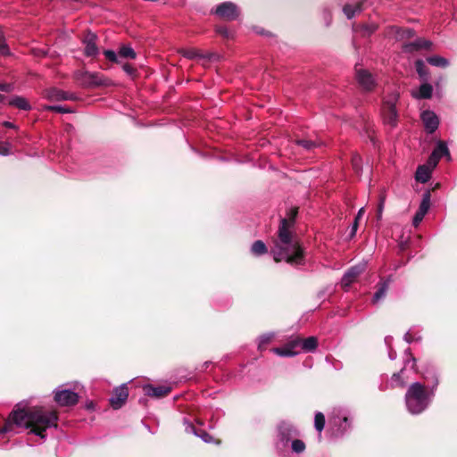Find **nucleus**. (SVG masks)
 <instances>
[{
	"label": "nucleus",
	"instance_id": "29",
	"mask_svg": "<svg viewBox=\"0 0 457 457\" xmlns=\"http://www.w3.org/2000/svg\"><path fill=\"white\" fill-rule=\"evenodd\" d=\"M119 55L120 57H124V58H130V59L136 58L135 51L129 46H122L119 51Z\"/></svg>",
	"mask_w": 457,
	"mask_h": 457
},
{
	"label": "nucleus",
	"instance_id": "18",
	"mask_svg": "<svg viewBox=\"0 0 457 457\" xmlns=\"http://www.w3.org/2000/svg\"><path fill=\"white\" fill-rule=\"evenodd\" d=\"M433 87L430 84H422L418 92H412V96L418 99H428L431 97Z\"/></svg>",
	"mask_w": 457,
	"mask_h": 457
},
{
	"label": "nucleus",
	"instance_id": "16",
	"mask_svg": "<svg viewBox=\"0 0 457 457\" xmlns=\"http://www.w3.org/2000/svg\"><path fill=\"white\" fill-rule=\"evenodd\" d=\"M45 97L51 101H62L71 99L68 93L57 88H50L46 90Z\"/></svg>",
	"mask_w": 457,
	"mask_h": 457
},
{
	"label": "nucleus",
	"instance_id": "27",
	"mask_svg": "<svg viewBox=\"0 0 457 457\" xmlns=\"http://www.w3.org/2000/svg\"><path fill=\"white\" fill-rule=\"evenodd\" d=\"M314 426L318 432L320 434L325 426V417L321 412H316L314 417Z\"/></svg>",
	"mask_w": 457,
	"mask_h": 457
},
{
	"label": "nucleus",
	"instance_id": "52",
	"mask_svg": "<svg viewBox=\"0 0 457 457\" xmlns=\"http://www.w3.org/2000/svg\"><path fill=\"white\" fill-rule=\"evenodd\" d=\"M374 30H375V28L373 27V28L370 29V32H372V31H374Z\"/></svg>",
	"mask_w": 457,
	"mask_h": 457
},
{
	"label": "nucleus",
	"instance_id": "25",
	"mask_svg": "<svg viewBox=\"0 0 457 457\" xmlns=\"http://www.w3.org/2000/svg\"><path fill=\"white\" fill-rule=\"evenodd\" d=\"M293 429L290 426L283 424L279 427V436L283 443H287L289 436H291Z\"/></svg>",
	"mask_w": 457,
	"mask_h": 457
},
{
	"label": "nucleus",
	"instance_id": "53",
	"mask_svg": "<svg viewBox=\"0 0 457 457\" xmlns=\"http://www.w3.org/2000/svg\"><path fill=\"white\" fill-rule=\"evenodd\" d=\"M412 361H413L412 367H414V362H415V359L414 358L412 359Z\"/></svg>",
	"mask_w": 457,
	"mask_h": 457
},
{
	"label": "nucleus",
	"instance_id": "43",
	"mask_svg": "<svg viewBox=\"0 0 457 457\" xmlns=\"http://www.w3.org/2000/svg\"><path fill=\"white\" fill-rule=\"evenodd\" d=\"M384 202H385V198L383 196H381L380 203L378 207V219H380L382 216V212H383V209H384Z\"/></svg>",
	"mask_w": 457,
	"mask_h": 457
},
{
	"label": "nucleus",
	"instance_id": "50",
	"mask_svg": "<svg viewBox=\"0 0 457 457\" xmlns=\"http://www.w3.org/2000/svg\"><path fill=\"white\" fill-rule=\"evenodd\" d=\"M4 125L5 127H8V128H13V124H12V123H11V122H9V121H5V122L4 123Z\"/></svg>",
	"mask_w": 457,
	"mask_h": 457
},
{
	"label": "nucleus",
	"instance_id": "26",
	"mask_svg": "<svg viewBox=\"0 0 457 457\" xmlns=\"http://www.w3.org/2000/svg\"><path fill=\"white\" fill-rule=\"evenodd\" d=\"M432 153L436 154V155H437L439 159L444 155L448 157L450 156L448 147L444 142H439L437 144V146Z\"/></svg>",
	"mask_w": 457,
	"mask_h": 457
},
{
	"label": "nucleus",
	"instance_id": "2",
	"mask_svg": "<svg viewBox=\"0 0 457 457\" xmlns=\"http://www.w3.org/2000/svg\"><path fill=\"white\" fill-rule=\"evenodd\" d=\"M297 214L296 209L290 210V217L282 219L278 229L279 244L271 250L275 262L285 260L290 264H302L303 261V249L297 241L292 240L289 228L293 225Z\"/></svg>",
	"mask_w": 457,
	"mask_h": 457
},
{
	"label": "nucleus",
	"instance_id": "40",
	"mask_svg": "<svg viewBox=\"0 0 457 457\" xmlns=\"http://www.w3.org/2000/svg\"><path fill=\"white\" fill-rule=\"evenodd\" d=\"M438 161H439L438 156L436 155V154L432 153L431 155L428 158L427 166L430 167L431 170H432V169H434L436 166Z\"/></svg>",
	"mask_w": 457,
	"mask_h": 457
},
{
	"label": "nucleus",
	"instance_id": "39",
	"mask_svg": "<svg viewBox=\"0 0 457 457\" xmlns=\"http://www.w3.org/2000/svg\"><path fill=\"white\" fill-rule=\"evenodd\" d=\"M296 143L303 146V148L307 149V150H310L312 149L313 146H315V143L313 141H311V140H305V139H303V140H297Z\"/></svg>",
	"mask_w": 457,
	"mask_h": 457
},
{
	"label": "nucleus",
	"instance_id": "23",
	"mask_svg": "<svg viewBox=\"0 0 457 457\" xmlns=\"http://www.w3.org/2000/svg\"><path fill=\"white\" fill-rule=\"evenodd\" d=\"M251 252L254 255H262L267 252V248L262 241L257 240L253 244Z\"/></svg>",
	"mask_w": 457,
	"mask_h": 457
},
{
	"label": "nucleus",
	"instance_id": "46",
	"mask_svg": "<svg viewBox=\"0 0 457 457\" xmlns=\"http://www.w3.org/2000/svg\"><path fill=\"white\" fill-rule=\"evenodd\" d=\"M0 90L4 92H10L12 90V85L6 83H0Z\"/></svg>",
	"mask_w": 457,
	"mask_h": 457
},
{
	"label": "nucleus",
	"instance_id": "32",
	"mask_svg": "<svg viewBox=\"0 0 457 457\" xmlns=\"http://www.w3.org/2000/svg\"><path fill=\"white\" fill-rule=\"evenodd\" d=\"M291 447L293 452L301 453L305 450V445L302 440L295 439L292 442Z\"/></svg>",
	"mask_w": 457,
	"mask_h": 457
},
{
	"label": "nucleus",
	"instance_id": "8",
	"mask_svg": "<svg viewBox=\"0 0 457 457\" xmlns=\"http://www.w3.org/2000/svg\"><path fill=\"white\" fill-rule=\"evenodd\" d=\"M54 400L61 406H70L78 403L79 395L73 391L62 389L55 392Z\"/></svg>",
	"mask_w": 457,
	"mask_h": 457
},
{
	"label": "nucleus",
	"instance_id": "44",
	"mask_svg": "<svg viewBox=\"0 0 457 457\" xmlns=\"http://www.w3.org/2000/svg\"><path fill=\"white\" fill-rule=\"evenodd\" d=\"M358 221L359 220H357V219H355L353 224L352 225L351 232H350V237H354L356 232H357Z\"/></svg>",
	"mask_w": 457,
	"mask_h": 457
},
{
	"label": "nucleus",
	"instance_id": "34",
	"mask_svg": "<svg viewBox=\"0 0 457 457\" xmlns=\"http://www.w3.org/2000/svg\"><path fill=\"white\" fill-rule=\"evenodd\" d=\"M179 53L187 59H194L199 55L198 52L195 49H181Z\"/></svg>",
	"mask_w": 457,
	"mask_h": 457
},
{
	"label": "nucleus",
	"instance_id": "1",
	"mask_svg": "<svg viewBox=\"0 0 457 457\" xmlns=\"http://www.w3.org/2000/svg\"><path fill=\"white\" fill-rule=\"evenodd\" d=\"M30 428L31 433L45 438L44 432L52 427L57 426V415L54 411H45L42 408L26 410L17 405L16 409L10 414L7 422L0 433L8 432L12 426Z\"/></svg>",
	"mask_w": 457,
	"mask_h": 457
},
{
	"label": "nucleus",
	"instance_id": "10",
	"mask_svg": "<svg viewBox=\"0 0 457 457\" xmlns=\"http://www.w3.org/2000/svg\"><path fill=\"white\" fill-rule=\"evenodd\" d=\"M356 79L359 85L367 91L372 90L376 85L373 76L363 69H356Z\"/></svg>",
	"mask_w": 457,
	"mask_h": 457
},
{
	"label": "nucleus",
	"instance_id": "7",
	"mask_svg": "<svg viewBox=\"0 0 457 457\" xmlns=\"http://www.w3.org/2000/svg\"><path fill=\"white\" fill-rule=\"evenodd\" d=\"M366 263H359L355 266L351 267L346 270L341 279V285L344 288H348L352 283L365 270Z\"/></svg>",
	"mask_w": 457,
	"mask_h": 457
},
{
	"label": "nucleus",
	"instance_id": "45",
	"mask_svg": "<svg viewBox=\"0 0 457 457\" xmlns=\"http://www.w3.org/2000/svg\"><path fill=\"white\" fill-rule=\"evenodd\" d=\"M402 373H403V370H401L400 373L394 374L393 377H392L393 382H395L396 384L403 386V382L400 381V376H401Z\"/></svg>",
	"mask_w": 457,
	"mask_h": 457
},
{
	"label": "nucleus",
	"instance_id": "38",
	"mask_svg": "<svg viewBox=\"0 0 457 457\" xmlns=\"http://www.w3.org/2000/svg\"><path fill=\"white\" fill-rule=\"evenodd\" d=\"M104 54L105 55V57L112 61V62H119V60H118V54L112 51V50H105L104 52Z\"/></svg>",
	"mask_w": 457,
	"mask_h": 457
},
{
	"label": "nucleus",
	"instance_id": "31",
	"mask_svg": "<svg viewBox=\"0 0 457 457\" xmlns=\"http://www.w3.org/2000/svg\"><path fill=\"white\" fill-rule=\"evenodd\" d=\"M415 67H416V71H417L418 74L420 75V77L422 79H426L428 72L426 71V66H425L424 62L422 60L416 61Z\"/></svg>",
	"mask_w": 457,
	"mask_h": 457
},
{
	"label": "nucleus",
	"instance_id": "5",
	"mask_svg": "<svg viewBox=\"0 0 457 457\" xmlns=\"http://www.w3.org/2000/svg\"><path fill=\"white\" fill-rule=\"evenodd\" d=\"M398 99V95L394 94L383 104V117L386 123L395 126L397 119V112L395 110V103Z\"/></svg>",
	"mask_w": 457,
	"mask_h": 457
},
{
	"label": "nucleus",
	"instance_id": "17",
	"mask_svg": "<svg viewBox=\"0 0 457 457\" xmlns=\"http://www.w3.org/2000/svg\"><path fill=\"white\" fill-rule=\"evenodd\" d=\"M431 168L427 165L419 166L415 175L416 180L421 183L428 182L431 176Z\"/></svg>",
	"mask_w": 457,
	"mask_h": 457
},
{
	"label": "nucleus",
	"instance_id": "6",
	"mask_svg": "<svg viewBox=\"0 0 457 457\" xmlns=\"http://www.w3.org/2000/svg\"><path fill=\"white\" fill-rule=\"evenodd\" d=\"M215 13L223 20L233 21L238 17L239 10L234 3L225 2L217 6Z\"/></svg>",
	"mask_w": 457,
	"mask_h": 457
},
{
	"label": "nucleus",
	"instance_id": "11",
	"mask_svg": "<svg viewBox=\"0 0 457 457\" xmlns=\"http://www.w3.org/2000/svg\"><path fill=\"white\" fill-rule=\"evenodd\" d=\"M128 396L129 391L125 385L116 387L113 391L112 396L110 399L111 405L114 409L120 408L126 402Z\"/></svg>",
	"mask_w": 457,
	"mask_h": 457
},
{
	"label": "nucleus",
	"instance_id": "9",
	"mask_svg": "<svg viewBox=\"0 0 457 457\" xmlns=\"http://www.w3.org/2000/svg\"><path fill=\"white\" fill-rule=\"evenodd\" d=\"M300 347V338H295L283 347L273 348L271 351L281 357H293L297 355L300 351L298 348Z\"/></svg>",
	"mask_w": 457,
	"mask_h": 457
},
{
	"label": "nucleus",
	"instance_id": "47",
	"mask_svg": "<svg viewBox=\"0 0 457 457\" xmlns=\"http://www.w3.org/2000/svg\"><path fill=\"white\" fill-rule=\"evenodd\" d=\"M217 32L224 37H228V31L226 28L219 27L217 28Z\"/></svg>",
	"mask_w": 457,
	"mask_h": 457
},
{
	"label": "nucleus",
	"instance_id": "49",
	"mask_svg": "<svg viewBox=\"0 0 457 457\" xmlns=\"http://www.w3.org/2000/svg\"><path fill=\"white\" fill-rule=\"evenodd\" d=\"M404 338L409 343L411 341L410 333H406Z\"/></svg>",
	"mask_w": 457,
	"mask_h": 457
},
{
	"label": "nucleus",
	"instance_id": "33",
	"mask_svg": "<svg viewBox=\"0 0 457 457\" xmlns=\"http://www.w3.org/2000/svg\"><path fill=\"white\" fill-rule=\"evenodd\" d=\"M352 166L356 173L361 170V158L358 154H353L352 157Z\"/></svg>",
	"mask_w": 457,
	"mask_h": 457
},
{
	"label": "nucleus",
	"instance_id": "51",
	"mask_svg": "<svg viewBox=\"0 0 457 457\" xmlns=\"http://www.w3.org/2000/svg\"><path fill=\"white\" fill-rule=\"evenodd\" d=\"M4 96L0 94V101H3Z\"/></svg>",
	"mask_w": 457,
	"mask_h": 457
},
{
	"label": "nucleus",
	"instance_id": "4",
	"mask_svg": "<svg viewBox=\"0 0 457 457\" xmlns=\"http://www.w3.org/2000/svg\"><path fill=\"white\" fill-rule=\"evenodd\" d=\"M75 78L85 87L107 86L110 84L109 79L99 72L77 71Z\"/></svg>",
	"mask_w": 457,
	"mask_h": 457
},
{
	"label": "nucleus",
	"instance_id": "28",
	"mask_svg": "<svg viewBox=\"0 0 457 457\" xmlns=\"http://www.w3.org/2000/svg\"><path fill=\"white\" fill-rule=\"evenodd\" d=\"M343 11L348 19H352L357 12H361V7L359 4L355 6L346 4L344 7Z\"/></svg>",
	"mask_w": 457,
	"mask_h": 457
},
{
	"label": "nucleus",
	"instance_id": "42",
	"mask_svg": "<svg viewBox=\"0 0 457 457\" xmlns=\"http://www.w3.org/2000/svg\"><path fill=\"white\" fill-rule=\"evenodd\" d=\"M122 69L129 75H133L135 73V69L130 64L125 63L122 66Z\"/></svg>",
	"mask_w": 457,
	"mask_h": 457
},
{
	"label": "nucleus",
	"instance_id": "3",
	"mask_svg": "<svg viewBox=\"0 0 457 457\" xmlns=\"http://www.w3.org/2000/svg\"><path fill=\"white\" fill-rule=\"evenodd\" d=\"M408 411L412 414L422 412L429 403V395L425 387L418 382L411 385L405 395Z\"/></svg>",
	"mask_w": 457,
	"mask_h": 457
},
{
	"label": "nucleus",
	"instance_id": "22",
	"mask_svg": "<svg viewBox=\"0 0 457 457\" xmlns=\"http://www.w3.org/2000/svg\"><path fill=\"white\" fill-rule=\"evenodd\" d=\"M10 104L21 110H29L30 105L24 97L15 96L10 101Z\"/></svg>",
	"mask_w": 457,
	"mask_h": 457
},
{
	"label": "nucleus",
	"instance_id": "37",
	"mask_svg": "<svg viewBox=\"0 0 457 457\" xmlns=\"http://www.w3.org/2000/svg\"><path fill=\"white\" fill-rule=\"evenodd\" d=\"M184 425H185V431L188 434H193L195 436L197 435V430L194 427L192 423H190L188 420H184Z\"/></svg>",
	"mask_w": 457,
	"mask_h": 457
},
{
	"label": "nucleus",
	"instance_id": "13",
	"mask_svg": "<svg viewBox=\"0 0 457 457\" xmlns=\"http://www.w3.org/2000/svg\"><path fill=\"white\" fill-rule=\"evenodd\" d=\"M430 206V194L428 192L425 193L422 197V201L420 204L419 210L416 212L413 218V225L415 227L419 226V224L422 221L426 213L428 212Z\"/></svg>",
	"mask_w": 457,
	"mask_h": 457
},
{
	"label": "nucleus",
	"instance_id": "36",
	"mask_svg": "<svg viewBox=\"0 0 457 457\" xmlns=\"http://www.w3.org/2000/svg\"><path fill=\"white\" fill-rule=\"evenodd\" d=\"M196 436L200 437L205 443H209L210 444V443H213L214 442L213 437L210 434L205 432V431H202L201 430V431L197 432Z\"/></svg>",
	"mask_w": 457,
	"mask_h": 457
},
{
	"label": "nucleus",
	"instance_id": "48",
	"mask_svg": "<svg viewBox=\"0 0 457 457\" xmlns=\"http://www.w3.org/2000/svg\"><path fill=\"white\" fill-rule=\"evenodd\" d=\"M363 213H364V208H363V207H361V208L359 210V212H358L357 216L355 217V219H357V220H359L361 219V217L363 215Z\"/></svg>",
	"mask_w": 457,
	"mask_h": 457
},
{
	"label": "nucleus",
	"instance_id": "19",
	"mask_svg": "<svg viewBox=\"0 0 457 457\" xmlns=\"http://www.w3.org/2000/svg\"><path fill=\"white\" fill-rule=\"evenodd\" d=\"M431 46V42L426 39H417L414 43L406 45L404 46L406 51L418 50L421 48L428 49Z\"/></svg>",
	"mask_w": 457,
	"mask_h": 457
},
{
	"label": "nucleus",
	"instance_id": "12",
	"mask_svg": "<svg viewBox=\"0 0 457 457\" xmlns=\"http://www.w3.org/2000/svg\"><path fill=\"white\" fill-rule=\"evenodd\" d=\"M96 35L88 32L83 39L85 46L84 54L87 56L94 57L98 54V47L96 46Z\"/></svg>",
	"mask_w": 457,
	"mask_h": 457
},
{
	"label": "nucleus",
	"instance_id": "41",
	"mask_svg": "<svg viewBox=\"0 0 457 457\" xmlns=\"http://www.w3.org/2000/svg\"><path fill=\"white\" fill-rule=\"evenodd\" d=\"M10 154V145L8 143L0 142V154L7 155Z\"/></svg>",
	"mask_w": 457,
	"mask_h": 457
},
{
	"label": "nucleus",
	"instance_id": "15",
	"mask_svg": "<svg viewBox=\"0 0 457 457\" xmlns=\"http://www.w3.org/2000/svg\"><path fill=\"white\" fill-rule=\"evenodd\" d=\"M144 391L146 395L153 397H162L170 392V387L165 386H154L151 385H146L144 386Z\"/></svg>",
	"mask_w": 457,
	"mask_h": 457
},
{
	"label": "nucleus",
	"instance_id": "24",
	"mask_svg": "<svg viewBox=\"0 0 457 457\" xmlns=\"http://www.w3.org/2000/svg\"><path fill=\"white\" fill-rule=\"evenodd\" d=\"M427 61L429 64L436 67H446L448 65V61L438 55L428 57Z\"/></svg>",
	"mask_w": 457,
	"mask_h": 457
},
{
	"label": "nucleus",
	"instance_id": "30",
	"mask_svg": "<svg viewBox=\"0 0 457 457\" xmlns=\"http://www.w3.org/2000/svg\"><path fill=\"white\" fill-rule=\"evenodd\" d=\"M43 109L54 111V112H60V113H70L72 112L71 109L66 108L65 106H62V105H45L43 107Z\"/></svg>",
	"mask_w": 457,
	"mask_h": 457
},
{
	"label": "nucleus",
	"instance_id": "14",
	"mask_svg": "<svg viewBox=\"0 0 457 457\" xmlns=\"http://www.w3.org/2000/svg\"><path fill=\"white\" fill-rule=\"evenodd\" d=\"M421 120L428 133H433L438 127L439 120L435 112L425 111L421 113Z\"/></svg>",
	"mask_w": 457,
	"mask_h": 457
},
{
	"label": "nucleus",
	"instance_id": "21",
	"mask_svg": "<svg viewBox=\"0 0 457 457\" xmlns=\"http://www.w3.org/2000/svg\"><path fill=\"white\" fill-rule=\"evenodd\" d=\"M388 285H389L388 281H385V282L381 283L379 288L374 294V296L372 299V302L374 303H378L380 300H382L386 296V291L388 289Z\"/></svg>",
	"mask_w": 457,
	"mask_h": 457
},
{
	"label": "nucleus",
	"instance_id": "35",
	"mask_svg": "<svg viewBox=\"0 0 457 457\" xmlns=\"http://www.w3.org/2000/svg\"><path fill=\"white\" fill-rule=\"evenodd\" d=\"M273 337L272 334L263 335L259 339V349H262L265 345L269 344Z\"/></svg>",
	"mask_w": 457,
	"mask_h": 457
},
{
	"label": "nucleus",
	"instance_id": "20",
	"mask_svg": "<svg viewBox=\"0 0 457 457\" xmlns=\"http://www.w3.org/2000/svg\"><path fill=\"white\" fill-rule=\"evenodd\" d=\"M317 345V338L314 337H310L304 340L300 339V346L304 352H312L316 349Z\"/></svg>",
	"mask_w": 457,
	"mask_h": 457
}]
</instances>
